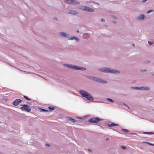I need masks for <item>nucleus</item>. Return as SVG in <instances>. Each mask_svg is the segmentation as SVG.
<instances>
[{
    "mask_svg": "<svg viewBox=\"0 0 154 154\" xmlns=\"http://www.w3.org/2000/svg\"><path fill=\"white\" fill-rule=\"evenodd\" d=\"M48 109L49 111L52 112L54 109L55 108L54 107L49 106L48 107Z\"/></svg>",
    "mask_w": 154,
    "mask_h": 154,
    "instance_id": "6ab92c4d",
    "label": "nucleus"
},
{
    "mask_svg": "<svg viewBox=\"0 0 154 154\" xmlns=\"http://www.w3.org/2000/svg\"><path fill=\"white\" fill-rule=\"evenodd\" d=\"M148 43L150 45H151L152 44V43L149 41L148 42Z\"/></svg>",
    "mask_w": 154,
    "mask_h": 154,
    "instance_id": "72a5a7b5",
    "label": "nucleus"
},
{
    "mask_svg": "<svg viewBox=\"0 0 154 154\" xmlns=\"http://www.w3.org/2000/svg\"><path fill=\"white\" fill-rule=\"evenodd\" d=\"M68 13L70 14L75 15L78 14L79 13L76 10H69Z\"/></svg>",
    "mask_w": 154,
    "mask_h": 154,
    "instance_id": "1a4fd4ad",
    "label": "nucleus"
},
{
    "mask_svg": "<svg viewBox=\"0 0 154 154\" xmlns=\"http://www.w3.org/2000/svg\"><path fill=\"white\" fill-rule=\"evenodd\" d=\"M46 145L47 146H50V145H49V144H48V143H47V144H46Z\"/></svg>",
    "mask_w": 154,
    "mask_h": 154,
    "instance_id": "58836bf2",
    "label": "nucleus"
},
{
    "mask_svg": "<svg viewBox=\"0 0 154 154\" xmlns=\"http://www.w3.org/2000/svg\"><path fill=\"white\" fill-rule=\"evenodd\" d=\"M60 35L62 37H66V38H69V35L68 34H66L65 32H60L59 33Z\"/></svg>",
    "mask_w": 154,
    "mask_h": 154,
    "instance_id": "9d476101",
    "label": "nucleus"
},
{
    "mask_svg": "<svg viewBox=\"0 0 154 154\" xmlns=\"http://www.w3.org/2000/svg\"><path fill=\"white\" fill-rule=\"evenodd\" d=\"M121 148L123 150H125L127 149L126 146H121Z\"/></svg>",
    "mask_w": 154,
    "mask_h": 154,
    "instance_id": "bb28decb",
    "label": "nucleus"
},
{
    "mask_svg": "<svg viewBox=\"0 0 154 154\" xmlns=\"http://www.w3.org/2000/svg\"><path fill=\"white\" fill-rule=\"evenodd\" d=\"M79 30H77V33H79Z\"/></svg>",
    "mask_w": 154,
    "mask_h": 154,
    "instance_id": "37998d69",
    "label": "nucleus"
},
{
    "mask_svg": "<svg viewBox=\"0 0 154 154\" xmlns=\"http://www.w3.org/2000/svg\"><path fill=\"white\" fill-rule=\"evenodd\" d=\"M21 105L22 106L20 109L23 111H25L27 112H29L31 110V109L29 106L28 105L23 104H21Z\"/></svg>",
    "mask_w": 154,
    "mask_h": 154,
    "instance_id": "39448f33",
    "label": "nucleus"
},
{
    "mask_svg": "<svg viewBox=\"0 0 154 154\" xmlns=\"http://www.w3.org/2000/svg\"><path fill=\"white\" fill-rule=\"evenodd\" d=\"M26 103L29 104H31V103L30 102H27Z\"/></svg>",
    "mask_w": 154,
    "mask_h": 154,
    "instance_id": "e433bc0d",
    "label": "nucleus"
},
{
    "mask_svg": "<svg viewBox=\"0 0 154 154\" xmlns=\"http://www.w3.org/2000/svg\"><path fill=\"white\" fill-rule=\"evenodd\" d=\"M121 131L123 132V134H126L129 132V131L128 129L123 128L122 129Z\"/></svg>",
    "mask_w": 154,
    "mask_h": 154,
    "instance_id": "a211bd4d",
    "label": "nucleus"
},
{
    "mask_svg": "<svg viewBox=\"0 0 154 154\" xmlns=\"http://www.w3.org/2000/svg\"><path fill=\"white\" fill-rule=\"evenodd\" d=\"M144 134H154V132H143Z\"/></svg>",
    "mask_w": 154,
    "mask_h": 154,
    "instance_id": "aec40b11",
    "label": "nucleus"
},
{
    "mask_svg": "<svg viewBox=\"0 0 154 154\" xmlns=\"http://www.w3.org/2000/svg\"><path fill=\"white\" fill-rule=\"evenodd\" d=\"M94 11V10L91 8H90L88 7H86L85 11L89 12H93Z\"/></svg>",
    "mask_w": 154,
    "mask_h": 154,
    "instance_id": "ddd939ff",
    "label": "nucleus"
},
{
    "mask_svg": "<svg viewBox=\"0 0 154 154\" xmlns=\"http://www.w3.org/2000/svg\"><path fill=\"white\" fill-rule=\"evenodd\" d=\"M122 104L127 107V108H126V110H128L130 109L129 107L127 105L124 103H122Z\"/></svg>",
    "mask_w": 154,
    "mask_h": 154,
    "instance_id": "5701e85b",
    "label": "nucleus"
},
{
    "mask_svg": "<svg viewBox=\"0 0 154 154\" xmlns=\"http://www.w3.org/2000/svg\"><path fill=\"white\" fill-rule=\"evenodd\" d=\"M107 100L108 101H109L112 103L114 102V101L112 99H111L110 98H107Z\"/></svg>",
    "mask_w": 154,
    "mask_h": 154,
    "instance_id": "cd10ccee",
    "label": "nucleus"
},
{
    "mask_svg": "<svg viewBox=\"0 0 154 154\" xmlns=\"http://www.w3.org/2000/svg\"><path fill=\"white\" fill-rule=\"evenodd\" d=\"M113 22L114 23H116V22L115 21H113Z\"/></svg>",
    "mask_w": 154,
    "mask_h": 154,
    "instance_id": "79ce46f5",
    "label": "nucleus"
},
{
    "mask_svg": "<svg viewBox=\"0 0 154 154\" xmlns=\"http://www.w3.org/2000/svg\"><path fill=\"white\" fill-rule=\"evenodd\" d=\"M147 144L149 145L153 146H154V144H152V143H151L149 142L148 143H147Z\"/></svg>",
    "mask_w": 154,
    "mask_h": 154,
    "instance_id": "7c9ffc66",
    "label": "nucleus"
},
{
    "mask_svg": "<svg viewBox=\"0 0 154 154\" xmlns=\"http://www.w3.org/2000/svg\"><path fill=\"white\" fill-rule=\"evenodd\" d=\"M103 119H100L99 117H96L95 118H91L88 121L91 123H97L98 122H100L101 121L103 120Z\"/></svg>",
    "mask_w": 154,
    "mask_h": 154,
    "instance_id": "423d86ee",
    "label": "nucleus"
},
{
    "mask_svg": "<svg viewBox=\"0 0 154 154\" xmlns=\"http://www.w3.org/2000/svg\"><path fill=\"white\" fill-rule=\"evenodd\" d=\"M152 110L154 111V109H153Z\"/></svg>",
    "mask_w": 154,
    "mask_h": 154,
    "instance_id": "49530a36",
    "label": "nucleus"
},
{
    "mask_svg": "<svg viewBox=\"0 0 154 154\" xmlns=\"http://www.w3.org/2000/svg\"><path fill=\"white\" fill-rule=\"evenodd\" d=\"M39 109H40L42 112H48V110L47 109H45L41 108H38Z\"/></svg>",
    "mask_w": 154,
    "mask_h": 154,
    "instance_id": "b1692460",
    "label": "nucleus"
},
{
    "mask_svg": "<svg viewBox=\"0 0 154 154\" xmlns=\"http://www.w3.org/2000/svg\"><path fill=\"white\" fill-rule=\"evenodd\" d=\"M150 88L148 86H143L141 87V90H150Z\"/></svg>",
    "mask_w": 154,
    "mask_h": 154,
    "instance_id": "dca6fc26",
    "label": "nucleus"
},
{
    "mask_svg": "<svg viewBox=\"0 0 154 154\" xmlns=\"http://www.w3.org/2000/svg\"><path fill=\"white\" fill-rule=\"evenodd\" d=\"M86 7L83 5H80L79 6L78 8L79 9L85 11Z\"/></svg>",
    "mask_w": 154,
    "mask_h": 154,
    "instance_id": "2eb2a0df",
    "label": "nucleus"
},
{
    "mask_svg": "<svg viewBox=\"0 0 154 154\" xmlns=\"http://www.w3.org/2000/svg\"><path fill=\"white\" fill-rule=\"evenodd\" d=\"M109 140V138H106V141H108V140Z\"/></svg>",
    "mask_w": 154,
    "mask_h": 154,
    "instance_id": "ea45409f",
    "label": "nucleus"
},
{
    "mask_svg": "<svg viewBox=\"0 0 154 154\" xmlns=\"http://www.w3.org/2000/svg\"><path fill=\"white\" fill-rule=\"evenodd\" d=\"M99 70L104 73L114 74H119L120 73V72L119 70L107 67H103L99 68Z\"/></svg>",
    "mask_w": 154,
    "mask_h": 154,
    "instance_id": "f257e3e1",
    "label": "nucleus"
},
{
    "mask_svg": "<svg viewBox=\"0 0 154 154\" xmlns=\"http://www.w3.org/2000/svg\"><path fill=\"white\" fill-rule=\"evenodd\" d=\"M147 1V0H142V2H146V1Z\"/></svg>",
    "mask_w": 154,
    "mask_h": 154,
    "instance_id": "c9c22d12",
    "label": "nucleus"
},
{
    "mask_svg": "<svg viewBox=\"0 0 154 154\" xmlns=\"http://www.w3.org/2000/svg\"><path fill=\"white\" fill-rule=\"evenodd\" d=\"M66 119L69 121H71L73 123H75L77 121V120L69 117H67Z\"/></svg>",
    "mask_w": 154,
    "mask_h": 154,
    "instance_id": "f8f14e48",
    "label": "nucleus"
},
{
    "mask_svg": "<svg viewBox=\"0 0 154 154\" xmlns=\"http://www.w3.org/2000/svg\"><path fill=\"white\" fill-rule=\"evenodd\" d=\"M101 22H104L105 21V20L103 19H101Z\"/></svg>",
    "mask_w": 154,
    "mask_h": 154,
    "instance_id": "f704fd0d",
    "label": "nucleus"
},
{
    "mask_svg": "<svg viewBox=\"0 0 154 154\" xmlns=\"http://www.w3.org/2000/svg\"><path fill=\"white\" fill-rule=\"evenodd\" d=\"M69 40H75L77 42H79V39L77 37L75 36H73L72 37L69 38Z\"/></svg>",
    "mask_w": 154,
    "mask_h": 154,
    "instance_id": "4468645a",
    "label": "nucleus"
},
{
    "mask_svg": "<svg viewBox=\"0 0 154 154\" xmlns=\"http://www.w3.org/2000/svg\"><path fill=\"white\" fill-rule=\"evenodd\" d=\"M143 143H146V144H147V143H148V142H144Z\"/></svg>",
    "mask_w": 154,
    "mask_h": 154,
    "instance_id": "a19ab883",
    "label": "nucleus"
},
{
    "mask_svg": "<svg viewBox=\"0 0 154 154\" xmlns=\"http://www.w3.org/2000/svg\"><path fill=\"white\" fill-rule=\"evenodd\" d=\"M112 17L114 19H117V17L116 16H114V15H112Z\"/></svg>",
    "mask_w": 154,
    "mask_h": 154,
    "instance_id": "473e14b6",
    "label": "nucleus"
},
{
    "mask_svg": "<svg viewBox=\"0 0 154 154\" xmlns=\"http://www.w3.org/2000/svg\"><path fill=\"white\" fill-rule=\"evenodd\" d=\"M133 45V46H135V45L133 43V44H132Z\"/></svg>",
    "mask_w": 154,
    "mask_h": 154,
    "instance_id": "c03bdc74",
    "label": "nucleus"
},
{
    "mask_svg": "<svg viewBox=\"0 0 154 154\" xmlns=\"http://www.w3.org/2000/svg\"><path fill=\"white\" fill-rule=\"evenodd\" d=\"M145 18V16L143 14H141L137 17V20H144Z\"/></svg>",
    "mask_w": 154,
    "mask_h": 154,
    "instance_id": "9b49d317",
    "label": "nucleus"
},
{
    "mask_svg": "<svg viewBox=\"0 0 154 154\" xmlns=\"http://www.w3.org/2000/svg\"><path fill=\"white\" fill-rule=\"evenodd\" d=\"M86 77L90 80L101 84H106L107 82L100 78L96 77L87 75Z\"/></svg>",
    "mask_w": 154,
    "mask_h": 154,
    "instance_id": "f03ea898",
    "label": "nucleus"
},
{
    "mask_svg": "<svg viewBox=\"0 0 154 154\" xmlns=\"http://www.w3.org/2000/svg\"><path fill=\"white\" fill-rule=\"evenodd\" d=\"M23 97L24 98H25L26 100H31V99H29V98H28V97L24 95L23 96Z\"/></svg>",
    "mask_w": 154,
    "mask_h": 154,
    "instance_id": "a878e982",
    "label": "nucleus"
},
{
    "mask_svg": "<svg viewBox=\"0 0 154 154\" xmlns=\"http://www.w3.org/2000/svg\"><path fill=\"white\" fill-rule=\"evenodd\" d=\"M53 20H57V18H56V17H54V18H53Z\"/></svg>",
    "mask_w": 154,
    "mask_h": 154,
    "instance_id": "4c0bfd02",
    "label": "nucleus"
},
{
    "mask_svg": "<svg viewBox=\"0 0 154 154\" xmlns=\"http://www.w3.org/2000/svg\"><path fill=\"white\" fill-rule=\"evenodd\" d=\"M119 125L118 124H115L114 123H112L111 124H108V125L110 127H112L114 126H117Z\"/></svg>",
    "mask_w": 154,
    "mask_h": 154,
    "instance_id": "f3484780",
    "label": "nucleus"
},
{
    "mask_svg": "<svg viewBox=\"0 0 154 154\" xmlns=\"http://www.w3.org/2000/svg\"><path fill=\"white\" fill-rule=\"evenodd\" d=\"M140 71L141 72H143L146 71L147 70L146 69H141Z\"/></svg>",
    "mask_w": 154,
    "mask_h": 154,
    "instance_id": "c756f323",
    "label": "nucleus"
},
{
    "mask_svg": "<svg viewBox=\"0 0 154 154\" xmlns=\"http://www.w3.org/2000/svg\"><path fill=\"white\" fill-rule=\"evenodd\" d=\"M64 66L66 67L69 69H72L73 70H81L82 71H85L86 70V68L85 67L79 66H78L69 64H65Z\"/></svg>",
    "mask_w": 154,
    "mask_h": 154,
    "instance_id": "20e7f679",
    "label": "nucleus"
},
{
    "mask_svg": "<svg viewBox=\"0 0 154 154\" xmlns=\"http://www.w3.org/2000/svg\"><path fill=\"white\" fill-rule=\"evenodd\" d=\"M134 134V133H132V134Z\"/></svg>",
    "mask_w": 154,
    "mask_h": 154,
    "instance_id": "a18cd8bd",
    "label": "nucleus"
},
{
    "mask_svg": "<svg viewBox=\"0 0 154 154\" xmlns=\"http://www.w3.org/2000/svg\"><path fill=\"white\" fill-rule=\"evenodd\" d=\"M154 12V10H153V9H150V10H149V11H147V12L146 13L147 14H149L151 12Z\"/></svg>",
    "mask_w": 154,
    "mask_h": 154,
    "instance_id": "393cba45",
    "label": "nucleus"
},
{
    "mask_svg": "<svg viewBox=\"0 0 154 154\" xmlns=\"http://www.w3.org/2000/svg\"><path fill=\"white\" fill-rule=\"evenodd\" d=\"M65 2L71 5H78L80 4V2L75 0H65Z\"/></svg>",
    "mask_w": 154,
    "mask_h": 154,
    "instance_id": "0eeeda50",
    "label": "nucleus"
},
{
    "mask_svg": "<svg viewBox=\"0 0 154 154\" xmlns=\"http://www.w3.org/2000/svg\"><path fill=\"white\" fill-rule=\"evenodd\" d=\"M79 93L83 97L85 98L88 100L93 101L94 100L93 97L89 93L85 90H80L79 91Z\"/></svg>",
    "mask_w": 154,
    "mask_h": 154,
    "instance_id": "7ed1b4c3",
    "label": "nucleus"
},
{
    "mask_svg": "<svg viewBox=\"0 0 154 154\" xmlns=\"http://www.w3.org/2000/svg\"><path fill=\"white\" fill-rule=\"evenodd\" d=\"M131 88L133 89H134L140 90H141V87H131Z\"/></svg>",
    "mask_w": 154,
    "mask_h": 154,
    "instance_id": "4be33fe9",
    "label": "nucleus"
},
{
    "mask_svg": "<svg viewBox=\"0 0 154 154\" xmlns=\"http://www.w3.org/2000/svg\"><path fill=\"white\" fill-rule=\"evenodd\" d=\"M22 101V100L20 99H17L15 100L13 102V104L14 106L18 105L19 103H20Z\"/></svg>",
    "mask_w": 154,
    "mask_h": 154,
    "instance_id": "6e6552de",
    "label": "nucleus"
},
{
    "mask_svg": "<svg viewBox=\"0 0 154 154\" xmlns=\"http://www.w3.org/2000/svg\"><path fill=\"white\" fill-rule=\"evenodd\" d=\"M88 152H93V151L92 150V149H88Z\"/></svg>",
    "mask_w": 154,
    "mask_h": 154,
    "instance_id": "2f4dec72",
    "label": "nucleus"
},
{
    "mask_svg": "<svg viewBox=\"0 0 154 154\" xmlns=\"http://www.w3.org/2000/svg\"><path fill=\"white\" fill-rule=\"evenodd\" d=\"M92 2H93L97 5H99V3L98 2H94V1H90V2H89V3H92Z\"/></svg>",
    "mask_w": 154,
    "mask_h": 154,
    "instance_id": "c85d7f7f",
    "label": "nucleus"
},
{
    "mask_svg": "<svg viewBox=\"0 0 154 154\" xmlns=\"http://www.w3.org/2000/svg\"><path fill=\"white\" fill-rule=\"evenodd\" d=\"M87 117V116H86L82 117H77V118L80 119H85Z\"/></svg>",
    "mask_w": 154,
    "mask_h": 154,
    "instance_id": "412c9836",
    "label": "nucleus"
}]
</instances>
